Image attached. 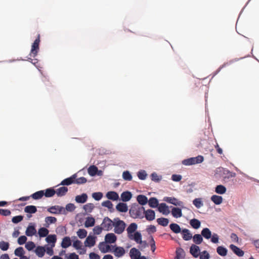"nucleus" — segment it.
Returning <instances> with one entry per match:
<instances>
[{"label":"nucleus","instance_id":"1","mask_svg":"<svg viewBox=\"0 0 259 259\" xmlns=\"http://www.w3.org/2000/svg\"><path fill=\"white\" fill-rule=\"evenodd\" d=\"M145 208L143 206H140L138 204H134L132 206L129 210V213L131 217L133 218H144Z\"/></svg>","mask_w":259,"mask_h":259},{"label":"nucleus","instance_id":"2","mask_svg":"<svg viewBox=\"0 0 259 259\" xmlns=\"http://www.w3.org/2000/svg\"><path fill=\"white\" fill-rule=\"evenodd\" d=\"M114 231L116 234H121L125 230L126 224L124 221L120 220L118 218L113 219Z\"/></svg>","mask_w":259,"mask_h":259},{"label":"nucleus","instance_id":"3","mask_svg":"<svg viewBox=\"0 0 259 259\" xmlns=\"http://www.w3.org/2000/svg\"><path fill=\"white\" fill-rule=\"evenodd\" d=\"M204 158L201 155H198L195 157H191L185 159L182 161V163L185 165H191L195 164H198L202 162Z\"/></svg>","mask_w":259,"mask_h":259},{"label":"nucleus","instance_id":"4","mask_svg":"<svg viewBox=\"0 0 259 259\" xmlns=\"http://www.w3.org/2000/svg\"><path fill=\"white\" fill-rule=\"evenodd\" d=\"M40 42V35L38 34L37 37L35 39L34 42L32 44L31 46V49L30 53V55L32 57H35L37 55L38 51H39V45Z\"/></svg>","mask_w":259,"mask_h":259},{"label":"nucleus","instance_id":"5","mask_svg":"<svg viewBox=\"0 0 259 259\" xmlns=\"http://www.w3.org/2000/svg\"><path fill=\"white\" fill-rule=\"evenodd\" d=\"M113 221L107 217L104 218L101 226H102L103 230L108 231L113 228Z\"/></svg>","mask_w":259,"mask_h":259},{"label":"nucleus","instance_id":"6","mask_svg":"<svg viewBox=\"0 0 259 259\" xmlns=\"http://www.w3.org/2000/svg\"><path fill=\"white\" fill-rule=\"evenodd\" d=\"M49 212L53 214L63 213L66 214V211L63 206L59 205H55L48 208L47 210Z\"/></svg>","mask_w":259,"mask_h":259},{"label":"nucleus","instance_id":"7","mask_svg":"<svg viewBox=\"0 0 259 259\" xmlns=\"http://www.w3.org/2000/svg\"><path fill=\"white\" fill-rule=\"evenodd\" d=\"M77 178V174H75L71 176L70 177L66 178L63 180L60 185L65 186V185H70L72 184H74L75 180Z\"/></svg>","mask_w":259,"mask_h":259},{"label":"nucleus","instance_id":"8","mask_svg":"<svg viewBox=\"0 0 259 259\" xmlns=\"http://www.w3.org/2000/svg\"><path fill=\"white\" fill-rule=\"evenodd\" d=\"M144 215L146 220L149 221L154 220L155 218V211L152 209L145 210Z\"/></svg>","mask_w":259,"mask_h":259},{"label":"nucleus","instance_id":"9","mask_svg":"<svg viewBox=\"0 0 259 259\" xmlns=\"http://www.w3.org/2000/svg\"><path fill=\"white\" fill-rule=\"evenodd\" d=\"M190 252L194 257H197L200 254L199 247L196 245H192L190 248Z\"/></svg>","mask_w":259,"mask_h":259},{"label":"nucleus","instance_id":"10","mask_svg":"<svg viewBox=\"0 0 259 259\" xmlns=\"http://www.w3.org/2000/svg\"><path fill=\"white\" fill-rule=\"evenodd\" d=\"M117 240L116 235L112 233H108L105 237V240L106 243H113Z\"/></svg>","mask_w":259,"mask_h":259},{"label":"nucleus","instance_id":"11","mask_svg":"<svg viewBox=\"0 0 259 259\" xmlns=\"http://www.w3.org/2000/svg\"><path fill=\"white\" fill-rule=\"evenodd\" d=\"M137 229V225L136 223L131 224L127 227L126 231L129 238H132V233H134Z\"/></svg>","mask_w":259,"mask_h":259},{"label":"nucleus","instance_id":"12","mask_svg":"<svg viewBox=\"0 0 259 259\" xmlns=\"http://www.w3.org/2000/svg\"><path fill=\"white\" fill-rule=\"evenodd\" d=\"M158 210L160 212H161L165 215H167L170 212L168 206L164 203H162L159 204Z\"/></svg>","mask_w":259,"mask_h":259},{"label":"nucleus","instance_id":"13","mask_svg":"<svg viewBox=\"0 0 259 259\" xmlns=\"http://www.w3.org/2000/svg\"><path fill=\"white\" fill-rule=\"evenodd\" d=\"M116 209L119 212H126L128 210V207L126 203L120 202L116 205Z\"/></svg>","mask_w":259,"mask_h":259},{"label":"nucleus","instance_id":"14","mask_svg":"<svg viewBox=\"0 0 259 259\" xmlns=\"http://www.w3.org/2000/svg\"><path fill=\"white\" fill-rule=\"evenodd\" d=\"M130 257L132 259H138L140 256V252L136 248H132L130 252Z\"/></svg>","mask_w":259,"mask_h":259},{"label":"nucleus","instance_id":"15","mask_svg":"<svg viewBox=\"0 0 259 259\" xmlns=\"http://www.w3.org/2000/svg\"><path fill=\"white\" fill-rule=\"evenodd\" d=\"M230 249L238 256H242L244 255V252L239 247L233 244L230 245Z\"/></svg>","mask_w":259,"mask_h":259},{"label":"nucleus","instance_id":"16","mask_svg":"<svg viewBox=\"0 0 259 259\" xmlns=\"http://www.w3.org/2000/svg\"><path fill=\"white\" fill-rule=\"evenodd\" d=\"M88 199V195L85 193H83L80 195H77L75 197V200L76 202L79 203H85Z\"/></svg>","mask_w":259,"mask_h":259},{"label":"nucleus","instance_id":"17","mask_svg":"<svg viewBox=\"0 0 259 259\" xmlns=\"http://www.w3.org/2000/svg\"><path fill=\"white\" fill-rule=\"evenodd\" d=\"M99 248L102 253L108 252L110 250V246L105 242H100L99 244Z\"/></svg>","mask_w":259,"mask_h":259},{"label":"nucleus","instance_id":"18","mask_svg":"<svg viewBox=\"0 0 259 259\" xmlns=\"http://www.w3.org/2000/svg\"><path fill=\"white\" fill-rule=\"evenodd\" d=\"M56 193L58 197H62L66 195L68 192V188L66 187H61L56 190Z\"/></svg>","mask_w":259,"mask_h":259},{"label":"nucleus","instance_id":"19","mask_svg":"<svg viewBox=\"0 0 259 259\" xmlns=\"http://www.w3.org/2000/svg\"><path fill=\"white\" fill-rule=\"evenodd\" d=\"M96 243L95 239L94 237L88 236L84 242L85 245L88 247H92L95 245Z\"/></svg>","mask_w":259,"mask_h":259},{"label":"nucleus","instance_id":"20","mask_svg":"<svg viewBox=\"0 0 259 259\" xmlns=\"http://www.w3.org/2000/svg\"><path fill=\"white\" fill-rule=\"evenodd\" d=\"M106 197L108 199L114 201L117 200L119 198L118 194L114 191H109L107 193Z\"/></svg>","mask_w":259,"mask_h":259},{"label":"nucleus","instance_id":"21","mask_svg":"<svg viewBox=\"0 0 259 259\" xmlns=\"http://www.w3.org/2000/svg\"><path fill=\"white\" fill-rule=\"evenodd\" d=\"M132 197L131 192L129 191H125L121 193V199L124 202L129 201Z\"/></svg>","mask_w":259,"mask_h":259},{"label":"nucleus","instance_id":"22","mask_svg":"<svg viewBox=\"0 0 259 259\" xmlns=\"http://www.w3.org/2000/svg\"><path fill=\"white\" fill-rule=\"evenodd\" d=\"M114 254L117 257H121L125 253V250L122 247H116L114 250Z\"/></svg>","mask_w":259,"mask_h":259},{"label":"nucleus","instance_id":"23","mask_svg":"<svg viewBox=\"0 0 259 259\" xmlns=\"http://www.w3.org/2000/svg\"><path fill=\"white\" fill-rule=\"evenodd\" d=\"M137 200L142 205H145L148 202L147 197L143 195H139L137 197Z\"/></svg>","mask_w":259,"mask_h":259},{"label":"nucleus","instance_id":"24","mask_svg":"<svg viewBox=\"0 0 259 259\" xmlns=\"http://www.w3.org/2000/svg\"><path fill=\"white\" fill-rule=\"evenodd\" d=\"M211 200L216 205H219L223 202V197L221 196L213 195L211 197Z\"/></svg>","mask_w":259,"mask_h":259},{"label":"nucleus","instance_id":"25","mask_svg":"<svg viewBox=\"0 0 259 259\" xmlns=\"http://www.w3.org/2000/svg\"><path fill=\"white\" fill-rule=\"evenodd\" d=\"M95 220L93 217H88L86 218L84 226L86 228L93 227L95 225Z\"/></svg>","mask_w":259,"mask_h":259},{"label":"nucleus","instance_id":"26","mask_svg":"<svg viewBox=\"0 0 259 259\" xmlns=\"http://www.w3.org/2000/svg\"><path fill=\"white\" fill-rule=\"evenodd\" d=\"M35 252L38 257H42L45 255L46 249L44 247L37 246L35 250Z\"/></svg>","mask_w":259,"mask_h":259},{"label":"nucleus","instance_id":"27","mask_svg":"<svg viewBox=\"0 0 259 259\" xmlns=\"http://www.w3.org/2000/svg\"><path fill=\"white\" fill-rule=\"evenodd\" d=\"M201 235L205 239H209L211 237V232L208 228H205L202 230Z\"/></svg>","mask_w":259,"mask_h":259},{"label":"nucleus","instance_id":"28","mask_svg":"<svg viewBox=\"0 0 259 259\" xmlns=\"http://www.w3.org/2000/svg\"><path fill=\"white\" fill-rule=\"evenodd\" d=\"M36 232L35 227L33 226H29L26 230V235L28 236H32Z\"/></svg>","mask_w":259,"mask_h":259},{"label":"nucleus","instance_id":"29","mask_svg":"<svg viewBox=\"0 0 259 259\" xmlns=\"http://www.w3.org/2000/svg\"><path fill=\"white\" fill-rule=\"evenodd\" d=\"M183 238L186 241L190 240L192 238V235L188 229H184L182 231Z\"/></svg>","mask_w":259,"mask_h":259},{"label":"nucleus","instance_id":"30","mask_svg":"<svg viewBox=\"0 0 259 259\" xmlns=\"http://www.w3.org/2000/svg\"><path fill=\"white\" fill-rule=\"evenodd\" d=\"M71 244V242L69 237H65L63 239L61 246L63 248H66L70 246Z\"/></svg>","mask_w":259,"mask_h":259},{"label":"nucleus","instance_id":"31","mask_svg":"<svg viewBox=\"0 0 259 259\" xmlns=\"http://www.w3.org/2000/svg\"><path fill=\"white\" fill-rule=\"evenodd\" d=\"M130 239L132 240H134L138 243L141 244L142 243V235L141 233L139 232H136L135 233L134 236L132 235V238Z\"/></svg>","mask_w":259,"mask_h":259},{"label":"nucleus","instance_id":"32","mask_svg":"<svg viewBox=\"0 0 259 259\" xmlns=\"http://www.w3.org/2000/svg\"><path fill=\"white\" fill-rule=\"evenodd\" d=\"M149 205L152 208L156 207L158 205V200L155 197H151L148 200Z\"/></svg>","mask_w":259,"mask_h":259},{"label":"nucleus","instance_id":"33","mask_svg":"<svg viewBox=\"0 0 259 259\" xmlns=\"http://www.w3.org/2000/svg\"><path fill=\"white\" fill-rule=\"evenodd\" d=\"M190 224L194 229H197L200 227L201 223L198 220L193 219L190 220Z\"/></svg>","mask_w":259,"mask_h":259},{"label":"nucleus","instance_id":"34","mask_svg":"<svg viewBox=\"0 0 259 259\" xmlns=\"http://www.w3.org/2000/svg\"><path fill=\"white\" fill-rule=\"evenodd\" d=\"M226 191V188L224 186L222 185H218L215 189V192L219 194H225Z\"/></svg>","mask_w":259,"mask_h":259},{"label":"nucleus","instance_id":"35","mask_svg":"<svg viewBox=\"0 0 259 259\" xmlns=\"http://www.w3.org/2000/svg\"><path fill=\"white\" fill-rule=\"evenodd\" d=\"M24 211L29 213H34L37 211V209L34 205H28L25 207Z\"/></svg>","mask_w":259,"mask_h":259},{"label":"nucleus","instance_id":"36","mask_svg":"<svg viewBox=\"0 0 259 259\" xmlns=\"http://www.w3.org/2000/svg\"><path fill=\"white\" fill-rule=\"evenodd\" d=\"M98 170V169L95 165L90 166L88 169V174L91 176H95L97 174Z\"/></svg>","mask_w":259,"mask_h":259},{"label":"nucleus","instance_id":"37","mask_svg":"<svg viewBox=\"0 0 259 259\" xmlns=\"http://www.w3.org/2000/svg\"><path fill=\"white\" fill-rule=\"evenodd\" d=\"M56 193L55 190L52 188L47 189L44 192V195L46 197H51L53 196Z\"/></svg>","mask_w":259,"mask_h":259},{"label":"nucleus","instance_id":"38","mask_svg":"<svg viewBox=\"0 0 259 259\" xmlns=\"http://www.w3.org/2000/svg\"><path fill=\"white\" fill-rule=\"evenodd\" d=\"M193 241L196 244H200L203 241V238L201 235L195 234L193 237Z\"/></svg>","mask_w":259,"mask_h":259},{"label":"nucleus","instance_id":"39","mask_svg":"<svg viewBox=\"0 0 259 259\" xmlns=\"http://www.w3.org/2000/svg\"><path fill=\"white\" fill-rule=\"evenodd\" d=\"M217 253L221 256H226L227 253V249L222 246H219L217 248Z\"/></svg>","mask_w":259,"mask_h":259},{"label":"nucleus","instance_id":"40","mask_svg":"<svg viewBox=\"0 0 259 259\" xmlns=\"http://www.w3.org/2000/svg\"><path fill=\"white\" fill-rule=\"evenodd\" d=\"M45 222L47 225V227H48L51 224H54L57 222V219L54 217H47L45 218Z\"/></svg>","mask_w":259,"mask_h":259},{"label":"nucleus","instance_id":"41","mask_svg":"<svg viewBox=\"0 0 259 259\" xmlns=\"http://www.w3.org/2000/svg\"><path fill=\"white\" fill-rule=\"evenodd\" d=\"M44 195V191L42 190L39 191L37 192H36L35 193H33L31 197L34 199H39L41 198Z\"/></svg>","mask_w":259,"mask_h":259},{"label":"nucleus","instance_id":"42","mask_svg":"<svg viewBox=\"0 0 259 259\" xmlns=\"http://www.w3.org/2000/svg\"><path fill=\"white\" fill-rule=\"evenodd\" d=\"M49 230L45 228H41L38 230V235L40 237L47 236L49 234Z\"/></svg>","mask_w":259,"mask_h":259},{"label":"nucleus","instance_id":"43","mask_svg":"<svg viewBox=\"0 0 259 259\" xmlns=\"http://www.w3.org/2000/svg\"><path fill=\"white\" fill-rule=\"evenodd\" d=\"M157 222L158 224L162 226H167L169 221L167 219L164 218H160L157 219Z\"/></svg>","mask_w":259,"mask_h":259},{"label":"nucleus","instance_id":"44","mask_svg":"<svg viewBox=\"0 0 259 259\" xmlns=\"http://www.w3.org/2000/svg\"><path fill=\"white\" fill-rule=\"evenodd\" d=\"M163 200L175 205L178 204V200L175 198L166 197L164 198Z\"/></svg>","mask_w":259,"mask_h":259},{"label":"nucleus","instance_id":"45","mask_svg":"<svg viewBox=\"0 0 259 259\" xmlns=\"http://www.w3.org/2000/svg\"><path fill=\"white\" fill-rule=\"evenodd\" d=\"M77 234L79 238L83 239L87 235V231L85 229H80L77 232Z\"/></svg>","mask_w":259,"mask_h":259},{"label":"nucleus","instance_id":"46","mask_svg":"<svg viewBox=\"0 0 259 259\" xmlns=\"http://www.w3.org/2000/svg\"><path fill=\"white\" fill-rule=\"evenodd\" d=\"M193 204L195 206V207L197 208H199L202 207L203 205V202L201 200V198H195L193 201Z\"/></svg>","mask_w":259,"mask_h":259},{"label":"nucleus","instance_id":"47","mask_svg":"<svg viewBox=\"0 0 259 259\" xmlns=\"http://www.w3.org/2000/svg\"><path fill=\"white\" fill-rule=\"evenodd\" d=\"M14 253L16 256L21 257L24 254V251L23 247H19L15 250Z\"/></svg>","mask_w":259,"mask_h":259},{"label":"nucleus","instance_id":"48","mask_svg":"<svg viewBox=\"0 0 259 259\" xmlns=\"http://www.w3.org/2000/svg\"><path fill=\"white\" fill-rule=\"evenodd\" d=\"M122 178L125 181H131L132 176L128 171H125L122 174Z\"/></svg>","mask_w":259,"mask_h":259},{"label":"nucleus","instance_id":"49","mask_svg":"<svg viewBox=\"0 0 259 259\" xmlns=\"http://www.w3.org/2000/svg\"><path fill=\"white\" fill-rule=\"evenodd\" d=\"M94 208L93 203H88L83 206V209L86 212H91Z\"/></svg>","mask_w":259,"mask_h":259},{"label":"nucleus","instance_id":"50","mask_svg":"<svg viewBox=\"0 0 259 259\" xmlns=\"http://www.w3.org/2000/svg\"><path fill=\"white\" fill-rule=\"evenodd\" d=\"M9 247V243L4 241L0 242V248L4 251L8 249Z\"/></svg>","mask_w":259,"mask_h":259},{"label":"nucleus","instance_id":"51","mask_svg":"<svg viewBox=\"0 0 259 259\" xmlns=\"http://www.w3.org/2000/svg\"><path fill=\"white\" fill-rule=\"evenodd\" d=\"M46 241L48 243H55L56 241V236L55 235H50L47 237Z\"/></svg>","mask_w":259,"mask_h":259},{"label":"nucleus","instance_id":"52","mask_svg":"<svg viewBox=\"0 0 259 259\" xmlns=\"http://www.w3.org/2000/svg\"><path fill=\"white\" fill-rule=\"evenodd\" d=\"M87 180L84 177H80V178H76L75 180V182H74V184H78V185H80V184H84L87 182Z\"/></svg>","mask_w":259,"mask_h":259},{"label":"nucleus","instance_id":"53","mask_svg":"<svg viewBox=\"0 0 259 259\" xmlns=\"http://www.w3.org/2000/svg\"><path fill=\"white\" fill-rule=\"evenodd\" d=\"M76 207L73 203H68L66 205V207L64 208L65 211L72 212L74 211Z\"/></svg>","mask_w":259,"mask_h":259},{"label":"nucleus","instance_id":"54","mask_svg":"<svg viewBox=\"0 0 259 259\" xmlns=\"http://www.w3.org/2000/svg\"><path fill=\"white\" fill-rule=\"evenodd\" d=\"M93 198L97 201L100 200L103 197V194L101 192H95L92 194Z\"/></svg>","mask_w":259,"mask_h":259},{"label":"nucleus","instance_id":"55","mask_svg":"<svg viewBox=\"0 0 259 259\" xmlns=\"http://www.w3.org/2000/svg\"><path fill=\"white\" fill-rule=\"evenodd\" d=\"M35 247V244L32 241H29L25 244L26 248L29 251L32 250Z\"/></svg>","mask_w":259,"mask_h":259},{"label":"nucleus","instance_id":"56","mask_svg":"<svg viewBox=\"0 0 259 259\" xmlns=\"http://www.w3.org/2000/svg\"><path fill=\"white\" fill-rule=\"evenodd\" d=\"M147 174L145 170H141L138 173V177L140 180H144L146 179Z\"/></svg>","mask_w":259,"mask_h":259},{"label":"nucleus","instance_id":"57","mask_svg":"<svg viewBox=\"0 0 259 259\" xmlns=\"http://www.w3.org/2000/svg\"><path fill=\"white\" fill-rule=\"evenodd\" d=\"M103 230L102 226H96L93 229L94 234L96 235H99L101 233L102 231Z\"/></svg>","mask_w":259,"mask_h":259},{"label":"nucleus","instance_id":"58","mask_svg":"<svg viewBox=\"0 0 259 259\" xmlns=\"http://www.w3.org/2000/svg\"><path fill=\"white\" fill-rule=\"evenodd\" d=\"M23 219V217L22 215H17L14 217L12 218V221L13 223L17 224L20 222Z\"/></svg>","mask_w":259,"mask_h":259},{"label":"nucleus","instance_id":"59","mask_svg":"<svg viewBox=\"0 0 259 259\" xmlns=\"http://www.w3.org/2000/svg\"><path fill=\"white\" fill-rule=\"evenodd\" d=\"M211 241L213 243H218L219 242V237L216 233H213L211 235Z\"/></svg>","mask_w":259,"mask_h":259},{"label":"nucleus","instance_id":"60","mask_svg":"<svg viewBox=\"0 0 259 259\" xmlns=\"http://www.w3.org/2000/svg\"><path fill=\"white\" fill-rule=\"evenodd\" d=\"M102 206L107 207L109 209H111L113 207V204L109 200H106L102 202Z\"/></svg>","mask_w":259,"mask_h":259},{"label":"nucleus","instance_id":"61","mask_svg":"<svg viewBox=\"0 0 259 259\" xmlns=\"http://www.w3.org/2000/svg\"><path fill=\"white\" fill-rule=\"evenodd\" d=\"M27 241V237L25 236H21L18 239V243L20 245L24 244Z\"/></svg>","mask_w":259,"mask_h":259},{"label":"nucleus","instance_id":"62","mask_svg":"<svg viewBox=\"0 0 259 259\" xmlns=\"http://www.w3.org/2000/svg\"><path fill=\"white\" fill-rule=\"evenodd\" d=\"M209 254L206 251H203L200 254V259H209Z\"/></svg>","mask_w":259,"mask_h":259},{"label":"nucleus","instance_id":"63","mask_svg":"<svg viewBox=\"0 0 259 259\" xmlns=\"http://www.w3.org/2000/svg\"><path fill=\"white\" fill-rule=\"evenodd\" d=\"M11 211L9 209H0V214L3 216H8L11 214Z\"/></svg>","mask_w":259,"mask_h":259},{"label":"nucleus","instance_id":"64","mask_svg":"<svg viewBox=\"0 0 259 259\" xmlns=\"http://www.w3.org/2000/svg\"><path fill=\"white\" fill-rule=\"evenodd\" d=\"M73 246L77 249H80L82 246V243L79 240H76L74 241L73 243Z\"/></svg>","mask_w":259,"mask_h":259}]
</instances>
